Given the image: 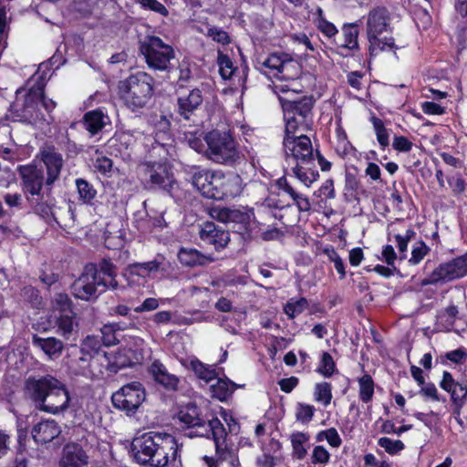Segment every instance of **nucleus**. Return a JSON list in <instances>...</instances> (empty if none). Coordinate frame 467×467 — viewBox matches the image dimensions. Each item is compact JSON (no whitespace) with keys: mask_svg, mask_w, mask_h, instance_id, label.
Listing matches in <instances>:
<instances>
[{"mask_svg":"<svg viewBox=\"0 0 467 467\" xmlns=\"http://www.w3.org/2000/svg\"><path fill=\"white\" fill-rule=\"evenodd\" d=\"M176 418L182 428L191 431H202L208 419L202 416L201 408L195 402L179 407Z\"/></svg>","mask_w":467,"mask_h":467,"instance_id":"obj_19","label":"nucleus"},{"mask_svg":"<svg viewBox=\"0 0 467 467\" xmlns=\"http://www.w3.org/2000/svg\"><path fill=\"white\" fill-rule=\"evenodd\" d=\"M308 306V302L306 298L300 297L297 300L288 301L284 306V312L289 317V318H294L299 314L303 313Z\"/></svg>","mask_w":467,"mask_h":467,"instance_id":"obj_48","label":"nucleus"},{"mask_svg":"<svg viewBox=\"0 0 467 467\" xmlns=\"http://www.w3.org/2000/svg\"><path fill=\"white\" fill-rule=\"evenodd\" d=\"M419 393L424 398L431 399L435 401H446L445 398H441L440 396L436 386L432 382H429L427 384L425 383L423 386H421Z\"/></svg>","mask_w":467,"mask_h":467,"instance_id":"obj_60","label":"nucleus"},{"mask_svg":"<svg viewBox=\"0 0 467 467\" xmlns=\"http://www.w3.org/2000/svg\"><path fill=\"white\" fill-rule=\"evenodd\" d=\"M317 27L328 38L336 36L338 33L336 26L324 17H318L317 19Z\"/></svg>","mask_w":467,"mask_h":467,"instance_id":"obj_59","label":"nucleus"},{"mask_svg":"<svg viewBox=\"0 0 467 467\" xmlns=\"http://www.w3.org/2000/svg\"><path fill=\"white\" fill-rule=\"evenodd\" d=\"M317 372L325 378H330L334 373L337 372L336 363L328 352L324 351L322 353Z\"/></svg>","mask_w":467,"mask_h":467,"instance_id":"obj_42","label":"nucleus"},{"mask_svg":"<svg viewBox=\"0 0 467 467\" xmlns=\"http://www.w3.org/2000/svg\"><path fill=\"white\" fill-rule=\"evenodd\" d=\"M241 387L242 386L237 385L228 378H225L218 379L215 384L211 385L210 389L213 398H215L221 401H225L233 395L237 388Z\"/></svg>","mask_w":467,"mask_h":467,"instance_id":"obj_34","label":"nucleus"},{"mask_svg":"<svg viewBox=\"0 0 467 467\" xmlns=\"http://www.w3.org/2000/svg\"><path fill=\"white\" fill-rule=\"evenodd\" d=\"M315 400L327 406L332 400V387L328 382L317 383L314 391Z\"/></svg>","mask_w":467,"mask_h":467,"instance_id":"obj_47","label":"nucleus"},{"mask_svg":"<svg viewBox=\"0 0 467 467\" xmlns=\"http://www.w3.org/2000/svg\"><path fill=\"white\" fill-rule=\"evenodd\" d=\"M210 435H212L214 441L216 454L220 459H225L224 454L228 449L225 443L227 432L223 424L218 418L213 417L212 419H208L202 431H191L186 433V436L189 438H209Z\"/></svg>","mask_w":467,"mask_h":467,"instance_id":"obj_16","label":"nucleus"},{"mask_svg":"<svg viewBox=\"0 0 467 467\" xmlns=\"http://www.w3.org/2000/svg\"><path fill=\"white\" fill-rule=\"evenodd\" d=\"M179 78L175 84V89L178 92L187 87V83L192 79V73L188 62L182 61L179 64Z\"/></svg>","mask_w":467,"mask_h":467,"instance_id":"obj_49","label":"nucleus"},{"mask_svg":"<svg viewBox=\"0 0 467 467\" xmlns=\"http://www.w3.org/2000/svg\"><path fill=\"white\" fill-rule=\"evenodd\" d=\"M314 412V406L305 403H298L296 407V418L302 423H308L312 420Z\"/></svg>","mask_w":467,"mask_h":467,"instance_id":"obj_55","label":"nucleus"},{"mask_svg":"<svg viewBox=\"0 0 467 467\" xmlns=\"http://www.w3.org/2000/svg\"><path fill=\"white\" fill-rule=\"evenodd\" d=\"M203 100L201 89L192 88L188 95L177 98L178 113L184 119H190L193 112L202 105Z\"/></svg>","mask_w":467,"mask_h":467,"instance_id":"obj_29","label":"nucleus"},{"mask_svg":"<svg viewBox=\"0 0 467 467\" xmlns=\"http://www.w3.org/2000/svg\"><path fill=\"white\" fill-rule=\"evenodd\" d=\"M82 124L90 136H95L110 124V119L102 109H96L88 110L83 115Z\"/></svg>","mask_w":467,"mask_h":467,"instance_id":"obj_32","label":"nucleus"},{"mask_svg":"<svg viewBox=\"0 0 467 467\" xmlns=\"http://www.w3.org/2000/svg\"><path fill=\"white\" fill-rule=\"evenodd\" d=\"M243 191V179L235 172L220 171L218 201L234 198Z\"/></svg>","mask_w":467,"mask_h":467,"instance_id":"obj_26","label":"nucleus"},{"mask_svg":"<svg viewBox=\"0 0 467 467\" xmlns=\"http://www.w3.org/2000/svg\"><path fill=\"white\" fill-rule=\"evenodd\" d=\"M52 304L54 310L59 314L74 313L73 302L65 293L57 294Z\"/></svg>","mask_w":467,"mask_h":467,"instance_id":"obj_43","label":"nucleus"},{"mask_svg":"<svg viewBox=\"0 0 467 467\" xmlns=\"http://www.w3.org/2000/svg\"><path fill=\"white\" fill-rule=\"evenodd\" d=\"M359 385V399L367 403L369 402L374 395V380L372 377L365 373L358 379Z\"/></svg>","mask_w":467,"mask_h":467,"instance_id":"obj_40","label":"nucleus"},{"mask_svg":"<svg viewBox=\"0 0 467 467\" xmlns=\"http://www.w3.org/2000/svg\"><path fill=\"white\" fill-rule=\"evenodd\" d=\"M317 198L325 196L327 199L335 198V188L333 179H327L321 187L314 193Z\"/></svg>","mask_w":467,"mask_h":467,"instance_id":"obj_63","label":"nucleus"},{"mask_svg":"<svg viewBox=\"0 0 467 467\" xmlns=\"http://www.w3.org/2000/svg\"><path fill=\"white\" fill-rule=\"evenodd\" d=\"M211 215L221 223H232L234 231L239 234L244 242H250L259 234L257 222L252 208H213Z\"/></svg>","mask_w":467,"mask_h":467,"instance_id":"obj_8","label":"nucleus"},{"mask_svg":"<svg viewBox=\"0 0 467 467\" xmlns=\"http://www.w3.org/2000/svg\"><path fill=\"white\" fill-rule=\"evenodd\" d=\"M184 172L192 187L204 198L218 201L220 171H212L200 166H188Z\"/></svg>","mask_w":467,"mask_h":467,"instance_id":"obj_11","label":"nucleus"},{"mask_svg":"<svg viewBox=\"0 0 467 467\" xmlns=\"http://www.w3.org/2000/svg\"><path fill=\"white\" fill-rule=\"evenodd\" d=\"M204 141L207 145L204 156L210 161L229 166L239 161L240 152L230 130H212L205 134Z\"/></svg>","mask_w":467,"mask_h":467,"instance_id":"obj_5","label":"nucleus"},{"mask_svg":"<svg viewBox=\"0 0 467 467\" xmlns=\"http://www.w3.org/2000/svg\"><path fill=\"white\" fill-rule=\"evenodd\" d=\"M111 358L109 352L104 351V352H96L91 353L90 358H89V367L91 368H98V372L101 375L104 374V372H108L109 375L112 374V368H111Z\"/></svg>","mask_w":467,"mask_h":467,"instance_id":"obj_38","label":"nucleus"},{"mask_svg":"<svg viewBox=\"0 0 467 467\" xmlns=\"http://www.w3.org/2000/svg\"><path fill=\"white\" fill-rule=\"evenodd\" d=\"M358 23L359 21L344 24L341 28L343 39H334L337 48V53L343 57H353L360 49L358 40Z\"/></svg>","mask_w":467,"mask_h":467,"instance_id":"obj_21","label":"nucleus"},{"mask_svg":"<svg viewBox=\"0 0 467 467\" xmlns=\"http://www.w3.org/2000/svg\"><path fill=\"white\" fill-rule=\"evenodd\" d=\"M359 181L357 178V170L353 168V171L346 170L345 172V191L349 192L351 195L358 192Z\"/></svg>","mask_w":467,"mask_h":467,"instance_id":"obj_58","label":"nucleus"},{"mask_svg":"<svg viewBox=\"0 0 467 467\" xmlns=\"http://www.w3.org/2000/svg\"><path fill=\"white\" fill-rule=\"evenodd\" d=\"M137 319V317H130V319H127L126 321L112 322L106 324L104 325V331L117 332L135 328Z\"/></svg>","mask_w":467,"mask_h":467,"instance_id":"obj_52","label":"nucleus"},{"mask_svg":"<svg viewBox=\"0 0 467 467\" xmlns=\"http://www.w3.org/2000/svg\"><path fill=\"white\" fill-rule=\"evenodd\" d=\"M149 371L155 383L161 386L165 390L175 392L179 389L180 379L170 373L160 360H154Z\"/></svg>","mask_w":467,"mask_h":467,"instance_id":"obj_25","label":"nucleus"},{"mask_svg":"<svg viewBox=\"0 0 467 467\" xmlns=\"http://www.w3.org/2000/svg\"><path fill=\"white\" fill-rule=\"evenodd\" d=\"M390 16L385 6L372 8L367 18V37L369 42L368 52L370 57L377 54L378 50H397L395 40L392 36L379 38V36L388 30Z\"/></svg>","mask_w":467,"mask_h":467,"instance_id":"obj_7","label":"nucleus"},{"mask_svg":"<svg viewBox=\"0 0 467 467\" xmlns=\"http://www.w3.org/2000/svg\"><path fill=\"white\" fill-rule=\"evenodd\" d=\"M378 444L381 448H384L386 452H388L390 455L397 454L405 448V445L401 441H393L388 437L379 438L378 441Z\"/></svg>","mask_w":467,"mask_h":467,"instance_id":"obj_51","label":"nucleus"},{"mask_svg":"<svg viewBox=\"0 0 467 467\" xmlns=\"http://www.w3.org/2000/svg\"><path fill=\"white\" fill-rule=\"evenodd\" d=\"M207 35L212 37L213 41L222 45H228L231 42L228 33L215 26L209 28Z\"/></svg>","mask_w":467,"mask_h":467,"instance_id":"obj_62","label":"nucleus"},{"mask_svg":"<svg viewBox=\"0 0 467 467\" xmlns=\"http://www.w3.org/2000/svg\"><path fill=\"white\" fill-rule=\"evenodd\" d=\"M57 326L64 338L68 339L74 331L77 332L76 313L59 314L57 317Z\"/></svg>","mask_w":467,"mask_h":467,"instance_id":"obj_37","label":"nucleus"},{"mask_svg":"<svg viewBox=\"0 0 467 467\" xmlns=\"http://www.w3.org/2000/svg\"><path fill=\"white\" fill-rule=\"evenodd\" d=\"M217 64L219 66L220 75L223 79H229L236 69L230 57L223 54L222 51H218Z\"/></svg>","mask_w":467,"mask_h":467,"instance_id":"obj_45","label":"nucleus"},{"mask_svg":"<svg viewBox=\"0 0 467 467\" xmlns=\"http://www.w3.org/2000/svg\"><path fill=\"white\" fill-rule=\"evenodd\" d=\"M145 400L146 389L140 381L125 384L111 396L113 407L129 417L135 415Z\"/></svg>","mask_w":467,"mask_h":467,"instance_id":"obj_10","label":"nucleus"},{"mask_svg":"<svg viewBox=\"0 0 467 467\" xmlns=\"http://www.w3.org/2000/svg\"><path fill=\"white\" fill-rule=\"evenodd\" d=\"M109 355L113 375L123 368L134 367L139 364L142 358L141 353L130 348H119L117 351L109 352Z\"/></svg>","mask_w":467,"mask_h":467,"instance_id":"obj_23","label":"nucleus"},{"mask_svg":"<svg viewBox=\"0 0 467 467\" xmlns=\"http://www.w3.org/2000/svg\"><path fill=\"white\" fill-rule=\"evenodd\" d=\"M42 94V84H36L29 88L25 96L24 103L18 107L16 103L10 105L9 110L15 120L34 123L40 119L41 113L38 110L39 99Z\"/></svg>","mask_w":467,"mask_h":467,"instance_id":"obj_12","label":"nucleus"},{"mask_svg":"<svg viewBox=\"0 0 467 467\" xmlns=\"http://www.w3.org/2000/svg\"><path fill=\"white\" fill-rule=\"evenodd\" d=\"M185 366L187 368L192 370L199 379L203 380L205 383L217 378L216 369L211 366L205 365L198 358L191 359L189 364Z\"/></svg>","mask_w":467,"mask_h":467,"instance_id":"obj_36","label":"nucleus"},{"mask_svg":"<svg viewBox=\"0 0 467 467\" xmlns=\"http://www.w3.org/2000/svg\"><path fill=\"white\" fill-rule=\"evenodd\" d=\"M28 202L32 206L34 212L44 219L54 217L53 208L55 206V199L51 196V192L47 190L40 196L27 198Z\"/></svg>","mask_w":467,"mask_h":467,"instance_id":"obj_33","label":"nucleus"},{"mask_svg":"<svg viewBox=\"0 0 467 467\" xmlns=\"http://www.w3.org/2000/svg\"><path fill=\"white\" fill-rule=\"evenodd\" d=\"M460 392L462 395H458L457 393H452L451 400L453 405L452 414L453 417H459L461 415L462 409L466 403L467 400V385H460Z\"/></svg>","mask_w":467,"mask_h":467,"instance_id":"obj_50","label":"nucleus"},{"mask_svg":"<svg viewBox=\"0 0 467 467\" xmlns=\"http://www.w3.org/2000/svg\"><path fill=\"white\" fill-rule=\"evenodd\" d=\"M315 101L312 95L303 96L297 99H280L285 121L284 144L286 147L293 142V133H296L300 127L304 131L312 129V109Z\"/></svg>","mask_w":467,"mask_h":467,"instance_id":"obj_3","label":"nucleus"},{"mask_svg":"<svg viewBox=\"0 0 467 467\" xmlns=\"http://www.w3.org/2000/svg\"><path fill=\"white\" fill-rule=\"evenodd\" d=\"M75 185L78 194V201L83 204L94 205L98 192L93 184L86 179L78 178L75 181Z\"/></svg>","mask_w":467,"mask_h":467,"instance_id":"obj_35","label":"nucleus"},{"mask_svg":"<svg viewBox=\"0 0 467 467\" xmlns=\"http://www.w3.org/2000/svg\"><path fill=\"white\" fill-rule=\"evenodd\" d=\"M308 440V436L303 432H297L292 435L291 443L293 447V455L298 460H303L307 451L304 447V442Z\"/></svg>","mask_w":467,"mask_h":467,"instance_id":"obj_44","label":"nucleus"},{"mask_svg":"<svg viewBox=\"0 0 467 467\" xmlns=\"http://www.w3.org/2000/svg\"><path fill=\"white\" fill-rule=\"evenodd\" d=\"M293 59L289 54L286 53H272L263 62V66L272 70H276L281 73L287 63L292 62Z\"/></svg>","mask_w":467,"mask_h":467,"instance_id":"obj_39","label":"nucleus"},{"mask_svg":"<svg viewBox=\"0 0 467 467\" xmlns=\"http://www.w3.org/2000/svg\"><path fill=\"white\" fill-rule=\"evenodd\" d=\"M99 287H100L99 283L91 275L88 274L84 267L79 277L72 284L71 290L75 297L84 301L95 302L104 292L103 289L99 290Z\"/></svg>","mask_w":467,"mask_h":467,"instance_id":"obj_20","label":"nucleus"},{"mask_svg":"<svg viewBox=\"0 0 467 467\" xmlns=\"http://www.w3.org/2000/svg\"><path fill=\"white\" fill-rule=\"evenodd\" d=\"M133 139L130 134L125 132L115 133L112 138L109 140V147L114 148L118 151L128 150L132 144Z\"/></svg>","mask_w":467,"mask_h":467,"instance_id":"obj_46","label":"nucleus"},{"mask_svg":"<svg viewBox=\"0 0 467 467\" xmlns=\"http://www.w3.org/2000/svg\"><path fill=\"white\" fill-rule=\"evenodd\" d=\"M165 257L158 254L152 261L130 264L125 268V275L129 277H146L150 273L165 270Z\"/></svg>","mask_w":467,"mask_h":467,"instance_id":"obj_27","label":"nucleus"},{"mask_svg":"<svg viewBox=\"0 0 467 467\" xmlns=\"http://www.w3.org/2000/svg\"><path fill=\"white\" fill-rule=\"evenodd\" d=\"M84 267L87 269L88 274L91 275L103 288V291H115L119 288V284L117 280L118 266L111 258L103 257L98 262L86 264Z\"/></svg>","mask_w":467,"mask_h":467,"instance_id":"obj_14","label":"nucleus"},{"mask_svg":"<svg viewBox=\"0 0 467 467\" xmlns=\"http://www.w3.org/2000/svg\"><path fill=\"white\" fill-rule=\"evenodd\" d=\"M25 396L35 407L50 414H58L69 407L70 395L66 385L52 375L28 377L24 386Z\"/></svg>","mask_w":467,"mask_h":467,"instance_id":"obj_2","label":"nucleus"},{"mask_svg":"<svg viewBox=\"0 0 467 467\" xmlns=\"http://www.w3.org/2000/svg\"><path fill=\"white\" fill-rule=\"evenodd\" d=\"M179 262L186 267L205 266L215 261L212 254H204L195 248L181 247L177 254Z\"/></svg>","mask_w":467,"mask_h":467,"instance_id":"obj_31","label":"nucleus"},{"mask_svg":"<svg viewBox=\"0 0 467 467\" xmlns=\"http://www.w3.org/2000/svg\"><path fill=\"white\" fill-rule=\"evenodd\" d=\"M460 385L464 384L455 381L452 375L449 371L443 372L442 379L440 382V387L450 393L451 397L452 396V393H457L456 388L458 387L460 389Z\"/></svg>","mask_w":467,"mask_h":467,"instance_id":"obj_57","label":"nucleus"},{"mask_svg":"<svg viewBox=\"0 0 467 467\" xmlns=\"http://www.w3.org/2000/svg\"><path fill=\"white\" fill-rule=\"evenodd\" d=\"M23 296L25 299L32 305L33 307H42L43 299L40 296V292L36 287L32 285L25 286L23 289Z\"/></svg>","mask_w":467,"mask_h":467,"instance_id":"obj_53","label":"nucleus"},{"mask_svg":"<svg viewBox=\"0 0 467 467\" xmlns=\"http://www.w3.org/2000/svg\"><path fill=\"white\" fill-rule=\"evenodd\" d=\"M467 275V254L454 258L449 262L441 263L428 277L421 281L422 285H436L439 282L446 283Z\"/></svg>","mask_w":467,"mask_h":467,"instance_id":"obj_13","label":"nucleus"},{"mask_svg":"<svg viewBox=\"0 0 467 467\" xmlns=\"http://www.w3.org/2000/svg\"><path fill=\"white\" fill-rule=\"evenodd\" d=\"M329 459L330 454L325 447L317 445L314 448L312 454L313 463H327L329 462Z\"/></svg>","mask_w":467,"mask_h":467,"instance_id":"obj_64","label":"nucleus"},{"mask_svg":"<svg viewBox=\"0 0 467 467\" xmlns=\"http://www.w3.org/2000/svg\"><path fill=\"white\" fill-rule=\"evenodd\" d=\"M370 121L375 130L377 140L382 149H385L389 145V133L386 129L384 122L381 119L375 115L370 117Z\"/></svg>","mask_w":467,"mask_h":467,"instance_id":"obj_41","label":"nucleus"},{"mask_svg":"<svg viewBox=\"0 0 467 467\" xmlns=\"http://www.w3.org/2000/svg\"><path fill=\"white\" fill-rule=\"evenodd\" d=\"M292 137L293 142L287 147L283 143L285 159L293 158L302 163L313 161V146L309 137L304 134L296 136V133Z\"/></svg>","mask_w":467,"mask_h":467,"instance_id":"obj_22","label":"nucleus"},{"mask_svg":"<svg viewBox=\"0 0 467 467\" xmlns=\"http://www.w3.org/2000/svg\"><path fill=\"white\" fill-rule=\"evenodd\" d=\"M199 236L205 244L213 245L218 252L224 249L230 242L229 231L212 221H206L201 225Z\"/></svg>","mask_w":467,"mask_h":467,"instance_id":"obj_18","label":"nucleus"},{"mask_svg":"<svg viewBox=\"0 0 467 467\" xmlns=\"http://www.w3.org/2000/svg\"><path fill=\"white\" fill-rule=\"evenodd\" d=\"M105 350L101 348L99 340H98L95 337L88 336L82 343L80 352L81 354L88 353V356H91V353L96 352H104Z\"/></svg>","mask_w":467,"mask_h":467,"instance_id":"obj_56","label":"nucleus"},{"mask_svg":"<svg viewBox=\"0 0 467 467\" xmlns=\"http://www.w3.org/2000/svg\"><path fill=\"white\" fill-rule=\"evenodd\" d=\"M18 171L26 199L40 196L44 193L42 190L46 179L42 169L37 168L36 165H21L18 167Z\"/></svg>","mask_w":467,"mask_h":467,"instance_id":"obj_17","label":"nucleus"},{"mask_svg":"<svg viewBox=\"0 0 467 467\" xmlns=\"http://www.w3.org/2000/svg\"><path fill=\"white\" fill-rule=\"evenodd\" d=\"M88 463V456L79 443L68 442L63 447L60 467H84Z\"/></svg>","mask_w":467,"mask_h":467,"instance_id":"obj_24","label":"nucleus"},{"mask_svg":"<svg viewBox=\"0 0 467 467\" xmlns=\"http://www.w3.org/2000/svg\"><path fill=\"white\" fill-rule=\"evenodd\" d=\"M119 95L132 112L146 108L154 93L153 78L145 72H137L119 82Z\"/></svg>","mask_w":467,"mask_h":467,"instance_id":"obj_4","label":"nucleus"},{"mask_svg":"<svg viewBox=\"0 0 467 467\" xmlns=\"http://www.w3.org/2000/svg\"><path fill=\"white\" fill-rule=\"evenodd\" d=\"M139 49L150 69L169 73L173 68L171 60L175 57L174 49L159 36H146L139 41Z\"/></svg>","mask_w":467,"mask_h":467,"instance_id":"obj_9","label":"nucleus"},{"mask_svg":"<svg viewBox=\"0 0 467 467\" xmlns=\"http://www.w3.org/2000/svg\"><path fill=\"white\" fill-rule=\"evenodd\" d=\"M39 157L47 172L45 187L48 192H52V186L59 179L64 165L63 156L55 145L46 143L40 149Z\"/></svg>","mask_w":467,"mask_h":467,"instance_id":"obj_15","label":"nucleus"},{"mask_svg":"<svg viewBox=\"0 0 467 467\" xmlns=\"http://www.w3.org/2000/svg\"><path fill=\"white\" fill-rule=\"evenodd\" d=\"M145 188L150 191H161L176 202H182L185 193L181 188L171 168L165 162H152L147 165Z\"/></svg>","mask_w":467,"mask_h":467,"instance_id":"obj_6","label":"nucleus"},{"mask_svg":"<svg viewBox=\"0 0 467 467\" xmlns=\"http://www.w3.org/2000/svg\"><path fill=\"white\" fill-rule=\"evenodd\" d=\"M61 429L54 420H41L34 425L31 435L37 444H46L51 442L59 436Z\"/></svg>","mask_w":467,"mask_h":467,"instance_id":"obj_28","label":"nucleus"},{"mask_svg":"<svg viewBox=\"0 0 467 467\" xmlns=\"http://www.w3.org/2000/svg\"><path fill=\"white\" fill-rule=\"evenodd\" d=\"M179 451L175 437L167 432L149 431L131 444L136 462L149 467H174Z\"/></svg>","mask_w":467,"mask_h":467,"instance_id":"obj_1","label":"nucleus"},{"mask_svg":"<svg viewBox=\"0 0 467 467\" xmlns=\"http://www.w3.org/2000/svg\"><path fill=\"white\" fill-rule=\"evenodd\" d=\"M94 168L101 175L110 177L113 171V161L106 156L98 157L94 161Z\"/></svg>","mask_w":467,"mask_h":467,"instance_id":"obj_54","label":"nucleus"},{"mask_svg":"<svg viewBox=\"0 0 467 467\" xmlns=\"http://www.w3.org/2000/svg\"><path fill=\"white\" fill-rule=\"evenodd\" d=\"M412 142L405 136L395 135L393 138L392 147L400 152H409L412 149Z\"/></svg>","mask_w":467,"mask_h":467,"instance_id":"obj_61","label":"nucleus"},{"mask_svg":"<svg viewBox=\"0 0 467 467\" xmlns=\"http://www.w3.org/2000/svg\"><path fill=\"white\" fill-rule=\"evenodd\" d=\"M32 345L41 349L51 360L57 359L64 350V343L55 337H44L37 334H33Z\"/></svg>","mask_w":467,"mask_h":467,"instance_id":"obj_30","label":"nucleus"}]
</instances>
